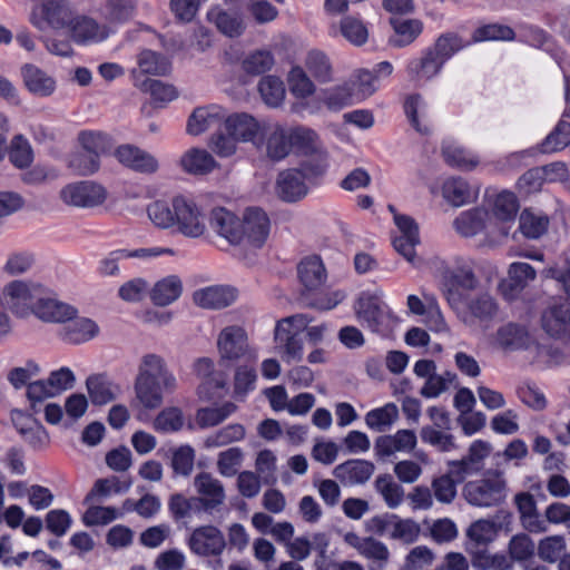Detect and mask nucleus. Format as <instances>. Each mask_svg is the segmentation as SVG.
I'll use <instances>...</instances> for the list:
<instances>
[{
  "label": "nucleus",
  "mask_w": 570,
  "mask_h": 570,
  "mask_svg": "<svg viewBox=\"0 0 570 570\" xmlns=\"http://www.w3.org/2000/svg\"><path fill=\"white\" fill-rule=\"evenodd\" d=\"M147 214L153 224L161 229H173L187 238L197 239L207 232V217L194 199L183 195L170 203L156 200L148 205Z\"/></svg>",
  "instance_id": "obj_1"
},
{
  "label": "nucleus",
  "mask_w": 570,
  "mask_h": 570,
  "mask_svg": "<svg viewBox=\"0 0 570 570\" xmlns=\"http://www.w3.org/2000/svg\"><path fill=\"white\" fill-rule=\"evenodd\" d=\"M177 385L175 374L161 355L147 353L141 356L134 387L137 400L145 409L159 407L164 393H173Z\"/></svg>",
  "instance_id": "obj_2"
},
{
  "label": "nucleus",
  "mask_w": 570,
  "mask_h": 570,
  "mask_svg": "<svg viewBox=\"0 0 570 570\" xmlns=\"http://www.w3.org/2000/svg\"><path fill=\"white\" fill-rule=\"evenodd\" d=\"M354 312L362 326L382 336L389 335L396 317L379 293L362 292L354 303Z\"/></svg>",
  "instance_id": "obj_3"
},
{
  "label": "nucleus",
  "mask_w": 570,
  "mask_h": 570,
  "mask_svg": "<svg viewBox=\"0 0 570 570\" xmlns=\"http://www.w3.org/2000/svg\"><path fill=\"white\" fill-rule=\"evenodd\" d=\"M48 293V287L35 281H12L8 283L0 296V304L18 317L35 315V309L40 303L42 294Z\"/></svg>",
  "instance_id": "obj_4"
},
{
  "label": "nucleus",
  "mask_w": 570,
  "mask_h": 570,
  "mask_svg": "<svg viewBox=\"0 0 570 570\" xmlns=\"http://www.w3.org/2000/svg\"><path fill=\"white\" fill-rule=\"evenodd\" d=\"M311 321L305 314H296L277 322L275 347L284 362H299L303 358V336Z\"/></svg>",
  "instance_id": "obj_5"
},
{
  "label": "nucleus",
  "mask_w": 570,
  "mask_h": 570,
  "mask_svg": "<svg viewBox=\"0 0 570 570\" xmlns=\"http://www.w3.org/2000/svg\"><path fill=\"white\" fill-rule=\"evenodd\" d=\"M505 481L495 474L482 480L470 481L463 488V497L471 505L489 508L505 499Z\"/></svg>",
  "instance_id": "obj_6"
},
{
  "label": "nucleus",
  "mask_w": 570,
  "mask_h": 570,
  "mask_svg": "<svg viewBox=\"0 0 570 570\" xmlns=\"http://www.w3.org/2000/svg\"><path fill=\"white\" fill-rule=\"evenodd\" d=\"M71 8L62 0H45L32 8L30 22L40 31L47 28L69 27L73 19Z\"/></svg>",
  "instance_id": "obj_7"
},
{
  "label": "nucleus",
  "mask_w": 570,
  "mask_h": 570,
  "mask_svg": "<svg viewBox=\"0 0 570 570\" xmlns=\"http://www.w3.org/2000/svg\"><path fill=\"white\" fill-rule=\"evenodd\" d=\"M193 487L199 510L212 514L219 511L226 501V491L223 482L210 472L202 471L194 476Z\"/></svg>",
  "instance_id": "obj_8"
},
{
  "label": "nucleus",
  "mask_w": 570,
  "mask_h": 570,
  "mask_svg": "<svg viewBox=\"0 0 570 570\" xmlns=\"http://www.w3.org/2000/svg\"><path fill=\"white\" fill-rule=\"evenodd\" d=\"M60 197L67 205L76 207H96L107 198V191L94 181H80L63 187Z\"/></svg>",
  "instance_id": "obj_9"
},
{
  "label": "nucleus",
  "mask_w": 570,
  "mask_h": 570,
  "mask_svg": "<svg viewBox=\"0 0 570 570\" xmlns=\"http://www.w3.org/2000/svg\"><path fill=\"white\" fill-rule=\"evenodd\" d=\"M187 546L198 557H217L226 548L223 532L213 525L196 528L187 540Z\"/></svg>",
  "instance_id": "obj_10"
},
{
  "label": "nucleus",
  "mask_w": 570,
  "mask_h": 570,
  "mask_svg": "<svg viewBox=\"0 0 570 570\" xmlns=\"http://www.w3.org/2000/svg\"><path fill=\"white\" fill-rule=\"evenodd\" d=\"M543 331L570 346V302L562 301L549 306L541 316Z\"/></svg>",
  "instance_id": "obj_11"
},
{
  "label": "nucleus",
  "mask_w": 570,
  "mask_h": 570,
  "mask_svg": "<svg viewBox=\"0 0 570 570\" xmlns=\"http://www.w3.org/2000/svg\"><path fill=\"white\" fill-rule=\"evenodd\" d=\"M271 229V222L267 214L257 207L247 208L244 213L243 220H240L242 242L247 243L254 247H262Z\"/></svg>",
  "instance_id": "obj_12"
},
{
  "label": "nucleus",
  "mask_w": 570,
  "mask_h": 570,
  "mask_svg": "<svg viewBox=\"0 0 570 570\" xmlns=\"http://www.w3.org/2000/svg\"><path fill=\"white\" fill-rule=\"evenodd\" d=\"M537 277L535 269L528 263L514 262L509 266L508 276L499 284V291L508 301H513Z\"/></svg>",
  "instance_id": "obj_13"
},
{
  "label": "nucleus",
  "mask_w": 570,
  "mask_h": 570,
  "mask_svg": "<svg viewBox=\"0 0 570 570\" xmlns=\"http://www.w3.org/2000/svg\"><path fill=\"white\" fill-rule=\"evenodd\" d=\"M394 223L400 235L393 237V247L407 262L414 263L415 246L420 243L419 227L414 219L406 215L394 214Z\"/></svg>",
  "instance_id": "obj_14"
},
{
  "label": "nucleus",
  "mask_w": 570,
  "mask_h": 570,
  "mask_svg": "<svg viewBox=\"0 0 570 570\" xmlns=\"http://www.w3.org/2000/svg\"><path fill=\"white\" fill-rule=\"evenodd\" d=\"M77 314L76 307L57 299L50 288L47 294H42L41 301L35 309V315L39 320L49 323H67Z\"/></svg>",
  "instance_id": "obj_15"
},
{
  "label": "nucleus",
  "mask_w": 570,
  "mask_h": 570,
  "mask_svg": "<svg viewBox=\"0 0 570 570\" xmlns=\"http://www.w3.org/2000/svg\"><path fill=\"white\" fill-rule=\"evenodd\" d=\"M375 471V465L367 460L351 459L333 469V475L345 487L365 484Z\"/></svg>",
  "instance_id": "obj_16"
},
{
  "label": "nucleus",
  "mask_w": 570,
  "mask_h": 570,
  "mask_svg": "<svg viewBox=\"0 0 570 570\" xmlns=\"http://www.w3.org/2000/svg\"><path fill=\"white\" fill-rule=\"evenodd\" d=\"M115 156L119 163L137 173L154 174L159 167L157 159L151 154L134 145L119 146Z\"/></svg>",
  "instance_id": "obj_17"
},
{
  "label": "nucleus",
  "mask_w": 570,
  "mask_h": 570,
  "mask_svg": "<svg viewBox=\"0 0 570 570\" xmlns=\"http://www.w3.org/2000/svg\"><path fill=\"white\" fill-rule=\"evenodd\" d=\"M492 225V218L484 208L476 207L462 212L454 220L453 227L463 237H473L485 233Z\"/></svg>",
  "instance_id": "obj_18"
},
{
  "label": "nucleus",
  "mask_w": 570,
  "mask_h": 570,
  "mask_svg": "<svg viewBox=\"0 0 570 570\" xmlns=\"http://www.w3.org/2000/svg\"><path fill=\"white\" fill-rule=\"evenodd\" d=\"M217 346L223 360H239L248 350L247 335L238 326L226 327L218 336Z\"/></svg>",
  "instance_id": "obj_19"
},
{
  "label": "nucleus",
  "mask_w": 570,
  "mask_h": 570,
  "mask_svg": "<svg viewBox=\"0 0 570 570\" xmlns=\"http://www.w3.org/2000/svg\"><path fill=\"white\" fill-rule=\"evenodd\" d=\"M495 344L505 351L528 350L533 344L532 336L524 325L507 323L497 330Z\"/></svg>",
  "instance_id": "obj_20"
},
{
  "label": "nucleus",
  "mask_w": 570,
  "mask_h": 570,
  "mask_svg": "<svg viewBox=\"0 0 570 570\" xmlns=\"http://www.w3.org/2000/svg\"><path fill=\"white\" fill-rule=\"evenodd\" d=\"M69 29L72 40L79 45L100 42L108 37L106 26L86 16H75Z\"/></svg>",
  "instance_id": "obj_21"
},
{
  "label": "nucleus",
  "mask_w": 570,
  "mask_h": 570,
  "mask_svg": "<svg viewBox=\"0 0 570 570\" xmlns=\"http://www.w3.org/2000/svg\"><path fill=\"white\" fill-rule=\"evenodd\" d=\"M305 177L298 169H288L279 173L275 191L277 196L287 203H294L307 194V186L304 181Z\"/></svg>",
  "instance_id": "obj_22"
},
{
  "label": "nucleus",
  "mask_w": 570,
  "mask_h": 570,
  "mask_svg": "<svg viewBox=\"0 0 570 570\" xmlns=\"http://www.w3.org/2000/svg\"><path fill=\"white\" fill-rule=\"evenodd\" d=\"M416 445V434L412 430H399L393 435H382L375 440V452L379 458H387L395 452H409Z\"/></svg>",
  "instance_id": "obj_23"
},
{
  "label": "nucleus",
  "mask_w": 570,
  "mask_h": 570,
  "mask_svg": "<svg viewBox=\"0 0 570 570\" xmlns=\"http://www.w3.org/2000/svg\"><path fill=\"white\" fill-rule=\"evenodd\" d=\"M210 227L230 244L242 243L240 220L232 212L217 207L210 213Z\"/></svg>",
  "instance_id": "obj_24"
},
{
  "label": "nucleus",
  "mask_w": 570,
  "mask_h": 570,
  "mask_svg": "<svg viewBox=\"0 0 570 570\" xmlns=\"http://www.w3.org/2000/svg\"><path fill=\"white\" fill-rule=\"evenodd\" d=\"M443 68L440 60L428 48L422 55L412 58L406 65V73L411 81L426 82L438 76Z\"/></svg>",
  "instance_id": "obj_25"
},
{
  "label": "nucleus",
  "mask_w": 570,
  "mask_h": 570,
  "mask_svg": "<svg viewBox=\"0 0 570 570\" xmlns=\"http://www.w3.org/2000/svg\"><path fill=\"white\" fill-rule=\"evenodd\" d=\"M224 126L227 134L243 142L254 141L261 130L258 121L246 112L225 115Z\"/></svg>",
  "instance_id": "obj_26"
},
{
  "label": "nucleus",
  "mask_w": 570,
  "mask_h": 570,
  "mask_svg": "<svg viewBox=\"0 0 570 570\" xmlns=\"http://www.w3.org/2000/svg\"><path fill=\"white\" fill-rule=\"evenodd\" d=\"M26 88L35 96L49 97L56 90V80L38 66L26 63L21 67Z\"/></svg>",
  "instance_id": "obj_27"
},
{
  "label": "nucleus",
  "mask_w": 570,
  "mask_h": 570,
  "mask_svg": "<svg viewBox=\"0 0 570 570\" xmlns=\"http://www.w3.org/2000/svg\"><path fill=\"white\" fill-rule=\"evenodd\" d=\"M224 120L225 111L220 106L199 107L189 116L187 131L190 135L197 136L207 129L219 126Z\"/></svg>",
  "instance_id": "obj_28"
},
{
  "label": "nucleus",
  "mask_w": 570,
  "mask_h": 570,
  "mask_svg": "<svg viewBox=\"0 0 570 570\" xmlns=\"http://www.w3.org/2000/svg\"><path fill=\"white\" fill-rule=\"evenodd\" d=\"M87 391L95 405H105L121 393L120 386L106 374L90 375L86 381Z\"/></svg>",
  "instance_id": "obj_29"
},
{
  "label": "nucleus",
  "mask_w": 570,
  "mask_h": 570,
  "mask_svg": "<svg viewBox=\"0 0 570 570\" xmlns=\"http://www.w3.org/2000/svg\"><path fill=\"white\" fill-rule=\"evenodd\" d=\"M236 298V292L227 286H209L195 292L194 302L204 308L219 309L229 306Z\"/></svg>",
  "instance_id": "obj_30"
},
{
  "label": "nucleus",
  "mask_w": 570,
  "mask_h": 570,
  "mask_svg": "<svg viewBox=\"0 0 570 570\" xmlns=\"http://www.w3.org/2000/svg\"><path fill=\"white\" fill-rule=\"evenodd\" d=\"M60 331V337L70 344H80L90 341L99 332L98 325L87 317H75L65 323Z\"/></svg>",
  "instance_id": "obj_31"
},
{
  "label": "nucleus",
  "mask_w": 570,
  "mask_h": 570,
  "mask_svg": "<svg viewBox=\"0 0 570 570\" xmlns=\"http://www.w3.org/2000/svg\"><path fill=\"white\" fill-rule=\"evenodd\" d=\"M138 69H135L140 79L144 75L166 76L170 72L171 63L164 55L150 49L141 50L137 56Z\"/></svg>",
  "instance_id": "obj_32"
},
{
  "label": "nucleus",
  "mask_w": 570,
  "mask_h": 570,
  "mask_svg": "<svg viewBox=\"0 0 570 570\" xmlns=\"http://www.w3.org/2000/svg\"><path fill=\"white\" fill-rule=\"evenodd\" d=\"M394 35L389 43L395 48L411 45L422 32L423 24L417 19H391Z\"/></svg>",
  "instance_id": "obj_33"
},
{
  "label": "nucleus",
  "mask_w": 570,
  "mask_h": 570,
  "mask_svg": "<svg viewBox=\"0 0 570 570\" xmlns=\"http://www.w3.org/2000/svg\"><path fill=\"white\" fill-rule=\"evenodd\" d=\"M183 169L193 175H205L210 173L217 163L205 149L191 148L180 158Z\"/></svg>",
  "instance_id": "obj_34"
},
{
  "label": "nucleus",
  "mask_w": 570,
  "mask_h": 570,
  "mask_svg": "<svg viewBox=\"0 0 570 570\" xmlns=\"http://www.w3.org/2000/svg\"><path fill=\"white\" fill-rule=\"evenodd\" d=\"M442 155L446 164L463 170H472L480 163L479 157L474 153L451 141L443 144Z\"/></svg>",
  "instance_id": "obj_35"
},
{
  "label": "nucleus",
  "mask_w": 570,
  "mask_h": 570,
  "mask_svg": "<svg viewBox=\"0 0 570 570\" xmlns=\"http://www.w3.org/2000/svg\"><path fill=\"white\" fill-rule=\"evenodd\" d=\"M237 410L233 402H225L218 406L200 407L196 412V423L200 429L214 428L227 420Z\"/></svg>",
  "instance_id": "obj_36"
},
{
  "label": "nucleus",
  "mask_w": 570,
  "mask_h": 570,
  "mask_svg": "<svg viewBox=\"0 0 570 570\" xmlns=\"http://www.w3.org/2000/svg\"><path fill=\"white\" fill-rule=\"evenodd\" d=\"M305 68L308 73L318 82H331L333 77V66L328 56L321 50H311L305 58Z\"/></svg>",
  "instance_id": "obj_37"
},
{
  "label": "nucleus",
  "mask_w": 570,
  "mask_h": 570,
  "mask_svg": "<svg viewBox=\"0 0 570 570\" xmlns=\"http://www.w3.org/2000/svg\"><path fill=\"white\" fill-rule=\"evenodd\" d=\"M207 18L210 22H214L217 29L233 38L238 37L244 31V23L240 16L237 12L225 11L220 8H213L208 11Z\"/></svg>",
  "instance_id": "obj_38"
},
{
  "label": "nucleus",
  "mask_w": 570,
  "mask_h": 570,
  "mask_svg": "<svg viewBox=\"0 0 570 570\" xmlns=\"http://www.w3.org/2000/svg\"><path fill=\"white\" fill-rule=\"evenodd\" d=\"M131 77L134 79V86L142 92L150 94L153 99L156 101L168 102L177 97L176 89L160 80L150 78L140 79V76L136 70L131 71Z\"/></svg>",
  "instance_id": "obj_39"
},
{
  "label": "nucleus",
  "mask_w": 570,
  "mask_h": 570,
  "mask_svg": "<svg viewBox=\"0 0 570 570\" xmlns=\"http://www.w3.org/2000/svg\"><path fill=\"white\" fill-rule=\"evenodd\" d=\"M183 285L180 279L170 275L157 282L151 289V301L158 306H167L179 298Z\"/></svg>",
  "instance_id": "obj_40"
},
{
  "label": "nucleus",
  "mask_w": 570,
  "mask_h": 570,
  "mask_svg": "<svg viewBox=\"0 0 570 570\" xmlns=\"http://www.w3.org/2000/svg\"><path fill=\"white\" fill-rule=\"evenodd\" d=\"M298 277L307 289L321 286L325 278V267L320 257L313 256L303 259L298 265Z\"/></svg>",
  "instance_id": "obj_41"
},
{
  "label": "nucleus",
  "mask_w": 570,
  "mask_h": 570,
  "mask_svg": "<svg viewBox=\"0 0 570 570\" xmlns=\"http://www.w3.org/2000/svg\"><path fill=\"white\" fill-rule=\"evenodd\" d=\"M353 85L348 81L323 91V102L333 111H338L354 102Z\"/></svg>",
  "instance_id": "obj_42"
},
{
  "label": "nucleus",
  "mask_w": 570,
  "mask_h": 570,
  "mask_svg": "<svg viewBox=\"0 0 570 570\" xmlns=\"http://www.w3.org/2000/svg\"><path fill=\"white\" fill-rule=\"evenodd\" d=\"M450 430H442L425 425L420 431L422 442L435 448L440 452H451L458 449L455 436L449 432Z\"/></svg>",
  "instance_id": "obj_43"
},
{
  "label": "nucleus",
  "mask_w": 570,
  "mask_h": 570,
  "mask_svg": "<svg viewBox=\"0 0 570 570\" xmlns=\"http://www.w3.org/2000/svg\"><path fill=\"white\" fill-rule=\"evenodd\" d=\"M130 481L122 482L115 475L110 478L98 479L96 480L90 492L86 495L85 503H90L101 498H107L112 492L117 494L125 493L130 489Z\"/></svg>",
  "instance_id": "obj_44"
},
{
  "label": "nucleus",
  "mask_w": 570,
  "mask_h": 570,
  "mask_svg": "<svg viewBox=\"0 0 570 570\" xmlns=\"http://www.w3.org/2000/svg\"><path fill=\"white\" fill-rule=\"evenodd\" d=\"M442 195L446 202L455 207L469 203L472 198L468 181L461 177L446 179L442 186Z\"/></svg>",
  "instance_id": "obj_45"
},
{
  "label": "nucleus",
  "mask_w": 570,
  "mask_h": 570,
  "mask_svg": "<svg viewBox=\"0 0 570 570\" xmlns=\"http://www.w3.org/2000/svg\"><path fill=\"white\" fill-rule=\"evenodd\" d=\"M7 151L10 163L16 168H28L33 161V150L31 145L22 135H16L12 138Z\"/></svg>",
  "instance_id": "obj_46"
},
{
  "label": "nucleus",
  "mask_w": 570,
  "mask_h": 570,
  "mask_svg": "<svg viewBox=\"0 0 570 570\" xmlns=\"http://www.w3.org/2000/svg\"><path fill=\"white\" fill-rule=\"evenodd\" d=\"M263 101L269 107H278L285 99L284 82L275 76L263 77L258 82Z\"/></svg>",
  "instance_id": "obj_47"
},
{
  "label": "nucleus",
  "mask_w": 570,
  "mask_h": 570,
  "mask_svg": "<svg viewBox=\"0 0 570 570\" xmlns=\"http://www.w3.org/2000/svg\"><path fill=\"white\" fill-rule=\"evenodd\" d=\"M519 210V203L515 195L503 190L499 193L492 204L493 216L503 223L513 222Z\"/></svg>",
  "instance_id": "obj_48"
},
{
  "label": "nucleus",
  "mask_w": 570,
  "mask_h": 570,
  "mask_svg": "<svg viewBox=\"0 0 570 570\" xmlns=\"http://www.w3.org/2000/svg\"><path fill=\"white\" fill-rule=\"evenodd\" d=\"M374 487L389 508L395 509L403 502L404 489L390 474L379 475Z\"/></svg>",
  "instance_id": "obj_49"
},
{
  "label": "nucleus",
  "mask_w": 570,
  "mask_h": 570,
  "mask_svg": "<svg viewBox=\"0 0 570 570\" xmlns=\"http://www.w3.org/2000/svg\"><path fill=\"white\" fill-rule=\"evenodd\" d=\"M397 416V406L394 403H387L382 407L367 412L365 423L370 429L383 432L396 421Z\"/></svg>",
  "instance_id": "obj_50"
},
{
  "label": "nucleus",
  "mask_w": 570,
  "mask_h": 570,
  "mask_svg": "<svg viewBox=\"0 0 570 570\" xmlns=\"http://www.w3.org/2000/svg\"><path fill=\"white\" fill-rule=\"evenodd\" d=\"M245 438V429L242 424H228L213 434L206 436L204 446L206 449L222 448L229 443L240 441Z\"/></svg>",
  "instance_id": "obj_51"
},
{
  "label": "nucleus",
  "mask_w": 570,
  "mask_h": 570,
  "mask_svg": "<svg viewBox=\"0 0 570 570\" xmlns=\"http://www.w3.org/2000/svg\"><path fill=\"white\" fill-rule=\"evenodd\" d=\"M292 147L291 134L282 128L274 130L266 141L267 156L274 161H279L288 156Z\"/></svg>",
  "instance_id": "obj_52"
},
{
  "label": "nucleus",
  "mask_w": 570,
  "mask_h": 570,
  "mask_svg": "<svg viewBox=\"0 0 570 570\" xmlns=\"http://www.w3.org/2000/svg\"><path fill=\"white\" fill-rule=\"evenodd\" d=\"M292 146L304 155H312L322 149L318 135L305 127H297L289 131Z\"/></svg>",
  "instance_id": "obj_53"
},
{
  "label": "nucleus",
  "mask_w": 570,
  "mask_h": 570,
  "mask_svg": "<svg viewBox=\"0 0 570 570\" xmlns=\"http://www.w3.org/2000/svg\"><path fill=\"white\" fill-rule=\"evenodd\" d=\"M472 566L476 570H511L513 562L503 553L478 551L472 557Z\"/></svg>",
  "instance_id": "obj_54"
},
{
  "label": "nucleus",
  "mask_w": 570,
  "mask_h": 570,
  "mask_svg": "<svg viewBox=\"0 0 570 570\" xmlns=\"http://www.w3.org/2000/svg\"><path fill=\"white\" fill-rule=\"evenodd\" d=\"M570 144V122L560 120L556 128L540 145L543 154L556 153L564 149Z\"/></svg>",
  "instance_id": "obj_55"
},
{
  "label": "nucleus",
  "mask_w": 570,
  "mask_h": 570,
  "mask_svg": "<svg viewBox=\"0 0 570 570\" xmlns=\"http://www.w3.org/2000/svg\"><path fill=\"white\" fill-rule=\"evenodd\" d=\"M464 47L462 39L455 33L441 35L432 47L428 49L441 61L445 63L455 52Z\"/></svg>",
  "instance_id": "obj_56"
},
{
  "label": "nucleus",
  "mask_w": 570,
  "mask_h": 570,
  "mask_svg": "<svg viewBox=\"0 0 570 570\" xmlns=\"http://www.w3.org/2000/svg\"><path fill=\"white\" fill-rule=\"evenodd\" d=\"M566 548L567 543L563 535H549L539 541L538 557L548 563H554L560 560Z\"/></svg>",
  "instance_id": "obj_57"
},
{
  "label": "nucleus",
  "mask_w": 570,
  "mask_h": 570,
  "mask_svg": "<svg viewBox=\"0 0 570 570\" xmlns=\"http://www.w3.org/2000/svg\"><path fill=\"white\" fill-rule=\"evenodd\" d=\"M549 220L546 216L535 215L529 210H523L519 219V228L528 238H539L548 228Z\"/></svg>",
  "instance_id": "obj_58"
},
{
  "label": "nucleus",
  "mask_w": 570,
  "mask_h": 570,
  "mask_svg": "<svg viewBox=\"0 0 570 570\" xmlns=\"http://www.w3.org/2000/svg\"><path fill=\"white\" fill-rule=\"evenodd\" d=\"M255 469L264 484L274 485L277 482L276 456L271 450H263L257 454Z\"/></svg>",
  "instance_id": "obj_59"
},
{
  "label": "nucleus",
  "mask_w": 570,
  "mask_h": 570,
  "mask_svg": "<svg viewBox=\"0 0 570 570\" xmlns=\"http://www.w3.org/2000/svg\"><path fill=\"white\" fill-rule=\"evenodd\" d=\"M471 315L481 322L491 321L498 313V304L489 294H480L469 303Z\"/></svg>",
  "instance_id": "obj_60"
},
{
  "label": "nucleus",
  "mask_w": 570,
  "mask_h": 570,
  "mask_svg": "<svg viewBox=\"0 0 570 570\" xmlns=\"http://www.w3.org/2000/svg\"><path fill=\"white\" fill-rule=\"evenodd\" d=\"M342 36L354 46H362L367 41L368 31L364 23L354 17H345L340 23Z\"/></svg>",
  "instance_id": "obj_61"
},
{
  "label": "nucleus",
  "mask_w": 570,
  "mask_h": 570,
  "mask_svg": "<svg viewBox=\"0 0 570 570\" xmlns=\"http://www.w3.org/2000/svg\"><path fill=\"white\" fill-rule=\"evenodd\" d=\"M289 90L298 97L305 98L313 95L316 90L314 82L307 76L302 67H294L288 75Z\"/></svg>",
  "instance_id": "obj_62"
},
{
  "label": "nucleus",
  "mask_w": 570,
  "mask_h": 570,
  "mask_svg": "<svg viewBox=\"0 0 570 570\" xmlns=\"http://www.w3.org/2000/svg\"><path fill=\"white\" fill-rule=\"evenodd\" d=\"M510 560L527 561L534 554V542L525 533L513 535L508 544Z\"/></svg>",
  "instance_id": "obj_63"
},
{
  "label": "nucleus",
  "mask_w": 570,
  "mask_h": 570,
  "mask_svg": "<svg viewBox=\"0 0 570 570\" xmlns=\"http://www.w3.org/2000/svg\"><path fill=\"white\" fill-rule=\"evenodd\" d=\"M186 567V556L177 548L161 551L154 560L156 570H184Z\"/></svg>",
  "instance_id": "obj_64"
}]
</instances>
